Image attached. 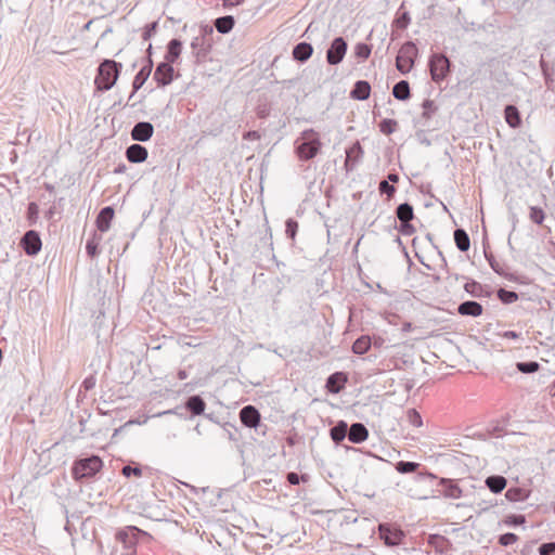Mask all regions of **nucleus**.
Here are the masks:
<instances>
[{"label": "nucleus", "instance_id": "nucleus-61", "mask_svg": "<svg viewBox=\"0 0 555 555\" xmlns=\"http://www.w3.org/2000/svg\"><path fill=\"white\" fill-rule=\"evenodd\" d=\"M147 54H149V57H147V61L151 59V55H152V44L149 46L147 48Z\"/></svg>", "mask_w": 555, "mask_h": 555}, {"label": "nucleus", "instance_id": "nucleus-64", "mask_svg": "<svg viewBox=\"0 0 555 555\" xmlns=\"http://www.w3.org/2000/svg\"><path fill=\"white\" fill-rule=\"evenodd\" d=\"M53 214H54L53 208H50L47 215L49 218H51L53 216Z\"/></svg>", "mask_w": 555, "mask_h": 555}, {"label": "nucleus", "instance_id": "nucleus-53", "mask_svg": "<svg viewBox=\"0 0 555 555\" xmlns=\"http://www.w3.org/2000/svg\"><path fill=\"white\" fill-rule=\"evenodd\" d=\"M244 139L245 140H259L260 139V134L258 131H248L244 134Z\"/></svg>", "mask_w": 555, "mask_h": 555}, {"label": "nucleus", "instance_id": "nucleus-54", "mask_svg": "<svg viewBox=\"0 0 555 555\" xmlns=\"http://www.w3.org/2000/svg\"><path fill=\"white\" fill-rule=\"evenodd\" d=\"M525 522V517L521 515L511 516L509 524L512 525H520Z\"/></svg>", "mask_w": 555, "mask_h": 555}, {"label": "nucleus", "instance_id": "nucleus-8", "mask_svg": "<svg viewBox=\"0 0 555 555\" xmlns=\"http://www.w3.org/2000/svg\"><path fill=\"white\" fill-rule=\"evenodd\" d=\"M173 67L168 62H162L157 65L155 72H154V80L157 82L158 86H167L169 85L173 79Z\"/></svg>", "mask_w": 555, "mask_h": 555}, {"label": "nucleus", "instance_id": "nucleus-62", "mask_svg": "<svg viewBox=\"0 0 555 555\" xmlns=\"http://www.w3.org/2000/svg\"><path fill=\"white\" fill-rule=\"evenodd\" d=\"M198 44V38H195L193 41H192V47L193 48H196Z\"/></svg>", "mask_w": 555, "mask_h": 555}, {"label": "nucleus", "instance_id": "nucleus-51", "mask_svg": "<svg viewBox=\"0 0 555 555\" xmlns=\"http://www.w3.org/2000/svg\"><path fill=\"white\" fill-rule=\"evenodd\" d=\"M286 479L287 481L291 483V485H298L300 482V477L297 473H288L287 476H286Z\"/></svg>", "mask_w": 555, "mask_h": 555}, {"label": "nucleus", "instance_id": "nucleus-25", "mask_svg": "<svg viewBox=\"0 0 555 555\" xmlns=\"http://www.w3.org/2000/svg\"><path fill=\"white\" fill-rule=\"evenodd\" d=\"M331 438L334 442L339 443L343 441L346 436L348 437V425L345 421H339L334 427L330 430Z\"/></svg>", "mask_w": 555, "mask_h": 555}, {"label": "nucleus", "instance_id": "nucleus-16", "mask_svg": "<svg viewBox=\"0 0 555 555\" xmlns=\"http://www.w3.org/2000/svg\"><path fill=\"white\" fill-rule=\"evenodd\" d=\"M114 217V209L106 206L101 209L96 218V227L101 232H106L111 227V221Z\"/></svg>", "mask_w": 555, "mask_h": 555}, {"label": "nucleus", "instance_id": "nucleus-42", "mask_svg": "<svg viewBox=\"0 0 555 555\" xmlns=\"http://www.w3.org/2000/svg\"><path fill=\"white\" fill-rule=\"evenodd\" d=\"M378 190L382 194H386L389 197L393 195L396 189L392 184H390L387 180H383L379 182Z\"/></svg>", "mask_w": 555, "mask_h": 555}, {"label": "nucleus", "instance_id": "nucleus-60", "mask_svg": "<svg viewBox=\"0 0 555 555\" xmlns=\"http://www.w3.org/2000/svg\"><path fill=\"white\" fill-rule=\"evenodd\" d=\"M117 537H118L121 541H125V538L127 537V533H125V532H119V533L117 534Z\"/></svg>", "mask_w": 555, "mask_h": 555}, {"label": "nucleus", "instance_id": "nucleus-12", "mask_svg": "<svg viewBox=\"0 0 555 555\" xmlns=\"http://www.w3.org/2000/svg\"><path fill=\"white\" fill-rule=\"evenodd\" d=\"M347 383V376L343 372H336L328 376L326 388L331 393H338Z\"/></svg>", "mask_w": 555, "mask_h": 555}, {"label": "nucleus", "instance_id": "nucleus-11", "mask_svg": "<svg viewBox=\"0 0 555 555\" xmlns=\"http://www.w3.org/2000/svg\"><path fill=\"white\" fill-rule=\"evenodd\" d=\"M147 150L138 143L131 144L126 150V157L130 163H143L147 158Z\"/></svg>", "mask_w": 555, "mask_h": 555}, {"label": "nucleus", "instance_id": "nucleus-7", "mask_svg": "<svg viewBox=\"0 0 555 555\" xmlns=\"http://www.w3.org/2000/svg\"><path fill=\"white\" fill-rule=\"evenodd\" d=\"M21 245L27 255L35 256L40 251L42 243L39 234L29 230L22 237Z\"/></svg>", "mask_w": 555, "mask_h": 555}, {"label": "nucleus", "instance_id": "nucleus-45", "mask_svg": "<svg viewBox=\"0 0 555 555\" xmlns=\"http://www.w3.org/2000/svg\"><path fill=\"white\" fill-rule=\"evenodd\" d=\"M464 288L470 295L478 296V293L481 291V285L475 281H472L466 283Z\"/></svg>", "mask_w": 555, "mask_h": 555}, {"label": "nucleus", "instance_id": "nucleus-23", "mask_svg": "<svg viewBox=\"0 0 555 555\" xmlns=\"http://www.w3.org/2000/svg\"><path fill=\"white\" fill-rule=\"evenodd\" d=\"M486 486L493 493H500L506 487V478L500 475H492L486 479Z\"/></svg>", "mask_w": 555, "mask_h": 555}, {"label": "nucleus", "instance_id": "nucleus-19", "mask_svg": "<svg viewBox=\"0 0 555 555\" xmlns=\"http://www.w3.org/2000/svg\"><path fill=\"white\" fill-rule=\"evenodd\" d=\"M440 485L443 487L442 494L446 498L459 499L462 496V490L455 481L442 478Z\"/></svg>", "mask_w": 555, "mask_h": 555}, {"label": "nucleus", "instance_id": "nucleus-1", "mask_svg": "<svg viewBox=\"0 0 555 555\" xmlns=\"http://www.w3.org/2000/svg\"><path fill=\"white\" fill-rule=\"evenodd\" d=\"M321 146L320 135L312 128L304 130L294 142L295 153L301 162L314 158L319 154Z\"/></svg>", "mask_w": 555, "mask_h": 555}, {"label": "nucleus", "instance_id": "nucleus-4", "mask_svg": "<svg viewBox=\"0 0 555 555\" xmlns=\"http://www.w3.org/2000/svg\"><path fill=\"white\" fill-rule=\"evenodd\" d=\"M102 465V460L95 455L81 459L74 464L73 475L75 479L92 477L101 469Z\"/></svg>", "mask_w": 555, "mask_h": 555}, {"label": "nucleus", "instance_id": "nucleus-33", "mask_svg": "<svg viewBox=\"0 0 555 555\" xmlns=\"http://www.w3.org/2000/svg\"><path fill=\"white\" fill-rule=\"evenodd\" d=\"M420 467L418 463L400 461L396 464V469L400 474H409L415 472Z\"/></svg>", "mask_w": 555, "mask_h": 555}, {"label": "nucleus", "instance_id": "nucleus-55", "mask_svg": "<svg viewBox=\"0 0 555 555\" xmlns=\"http://www.w3.org/2000/svg\"><path fill=\"white\" fill-rule=\"evenodd\" d=\"M502 337L508 338V339H517V338H519V334L515 331H506L502 334Z\"/></svg>", "mask_w": 555, "mask_h": 555}, {"label": "nucleus", "instance_id": "nucleus-21", "mask_svg": "<svg viewBox=\"0 0 555 555\" xmlns=\"http://www.w3.org/2000/svg\"><path fill=\"white\" fill-rule=\"evenodd\" d=\"M185 408L193 415H201L205 411L206 403L201 396L194 395V396H191L190 398H188V400L185 402Z\"/></svg>", "mask_w": 555, "mask_h": 555}, {"label": "nucleus", "instance_id": "nucleus-2", "mask_svg": "<svg viewBox=\"0 0 555 555\" xmlns=\"http://www.w3.org/2000/svg\"><path fill=\"white\" fill-rule=\"evenodd\" d=\"M120 69V63L113 60H104L98 68V76L95 78L96 88L102 91L112 89L118 79Z\"/></svg>", "mask_w": 555, "mask_h": 555}, {"label": "nucleus", "instance_id": "nucleus-44", "mask_svg": "<svg viewBox=\"0 0 555 555\" xmlns=\"http://www.w3.org/2000/svg\"><path fill=\"white\" fill-rule=\"evenodd\" d=\"M517 541V535L512 532L504 533L500 537L499 542L503 546H508Z\"/></svg>", "mask_w": 555, "mask_h": 555}, {"label": "nucleus", "instance_id": "nucleus-37", "mask_svg": "<svg viewBox=\"0 0 555 555\" xmlns=\"http://www.w3.org/2000/svg\"><path fill=\"white\" fill-rule=\"evenodd\" d=\"M422 107H423L422 118H424L426 120L430 119L431 116L437 111V106L435 105L434 101H431V100H425L422 104Z\"/></svg>", "mask_w": 555, "mask_h": 555}, {"label": "nucleus", "instance_id": "nucleus-26", "mask_svg": "<svg viewBox=\"0 0 555 555\" xmlns=\"http://www.w3.org/2000/svg\"><path fill=\"white\" fill-rule=\"evenodd\" d=\"M392 94L397 100H408L411 96L409 82L406 80L397 82L392 88Z\"/></svg>", "mask_w": 555, "mask_h": 555}, {"label": "nucleus", "instance_id": "nucleus-30", "mask_svg": "<svg viewBox=\"0 0 555 555\" xmlns=\"http://www.w3.org/2000/svg\"><path fill=\"white\" fill-rule=\"evenodd\" d=\"M400 222L411 221L414 218L413 207L409 203L400 204L396 209Z\"/></svg>", "mask_w": 555, "mask_h": 555}, {"label": "nucleus", "instance_id": "nucleus-46", "mask_svg": "<svg viewBox=\"0 0 555 555\" xmlns=\"http://www.w3.org/2000/svg\"><path fill=\"white\" fill-rule=\"evenodd\" d=\"M555 552V542L543 543L539 547L540 555H551Z\"/></svg>", "mask_w": 555, "mask_h": 555}, {"label": "nucleus", "instance_id": "nucleus-27", "mask_svg": "<svg viewBox=\"0 0 555 555\" xmlns=\"http://www.w3.org/2000/svg\"><path fill=\"white\" fill-rule=\"evenodd\" d=\"M235 21L232 15H225L222 17H218L215 21V27L220 34H228L234 27Z\"/></svg>", "mask_w": 555, "mask_h": 555}, {"label": "nucleus", "instance_id": "nucleus-31", "mask_svg": "<svg viewBox=\"0 0 555 555\" xmlns=\"http://www.w3.org/2000/svg\"><path fill=\"white\" fill-rule=\"evenodd\" d=\"M371 347V338L369 336H360L352 345V351L356 354H364Z\"/></svg>", "mask_w": 555, "mask_h": 555}, {"label": "nucleus", "instance_id": "nucleus-38", "mask_svg": "<svg viewBox=\"0 0 555 555\" xmlns=\"http://www.w3.org/2000/svg\"><path fill=\"white\" fill-rule=\"evenodd\" d=\"M362 153H363V151H362L361 144L359 142H356L350 149H348L346 151V154H347L346 165L348 166L349 162L352 158L359 157L360 155H362Z\"/></svg>", "mask_w": 555, "mask_h": 555}, {"label": "nucleus", "instance_id": "nucleus-59", "mask_svg": "<svg viewBox=\"0 0 555 555\" xmlns=\"http://www.w3.org/2000/svg\"><path fill=\"white\" fill-rule=\"evenodd\" d=\"M92 23H93V20H91V21L87 22V23L85 24V26H83V30H90V27H91Z\"/></svg>", "mask_w": 555, "mask_h": 555}, {"label": "nucleus", "instance_id": "nucleus-20", "mask_svg": "<svg viewBox=\"0 0 555 555\" xmlns=\"http://www.w3.org/2000/svg\"><path fill=\"white\" fill-rule=\"evenodd\" d=\"M371 92V86L365 80H358L354 83L353 89L350 92L352 99L364 101L369 99Z\"/></svg>", "mask_w": 555, "mask_h": 555}, {"label": "nucleus", "instance_id": "nucleus-18", "mask_svg": "<svg viewBox=\"0 0 555 555\" xmlns=\"http://www.w3.org/2000/svg\"><path fill=\"white\" fill-rule=\"evenodd\" d=\"M152 68H153V61H152V59H150L147 61V64L144 65L139 70V73L134 76V79H133V82H132L133 92H135V91H138L139 89L142 88V86L145 83V81L150 77V75L152 73Z\"/></svg>", "mask_w": 555, "mask_h": 555}, {"label": "nucleus", "instance_id": "nucleus-15", "mask_svg": "<svg viewBox=\"0 0 555 555\" xmlns=\"http://www.w3.org/2000/svg\"><path fill=\"white\" fill-rule=\"evenodd\" d=\"M379 531L385 544L389 546L398 545L403 538V532L401 530L391 531L390 529H386L384 525L379 526Z\"/></svg>", "mask_w": 555, "mask_h": 555}, {"label": "nucleus", "instance_id": "nucleus-24", "mask_svg": "<svg viewBox=\"0 0 555 555\" xmlns=\"http://www.w3.org/2000/svg\"><path fill=\"white\" fill-rule=\"evenodd\" d=\"M505 120L512 128H518L521 118L518 108L515 105H507L504 109Z\"/></svg>", "mask_w": 555, "mask_h": 555}, {"label": "nucleus", "instance_id": "nucleus-5", "mask_svg": "<svg viewBox=\"0 0 555 555\" xmlns=\"http://www.w3.org/2000/svg\"><path fill=\"white\" fill-rule=\"evenodd\" d=\"M429 70L435 82L443 80L450 70L449 59L441 53H435L429 59Z\"/></svg>", "mask_w": 555, "mask_h": 555}, {"label": "nucleus", "instance_id": "nucleus-29", "mask_svg": "<svg viewBox=\"0 0 555 555\" xmlns=\"http://www.w3.org/2000/svg\"><path fill=\"white\" fill-rule=\"evenodd\" d=\"M505 498L511 502H524L529 498V491L522 488H509Z\"/></svg>", "mask_w": 555, "mask_h": 555}, {"label": "nucleus", "instance_id": "nucleus-6", "mask_svg": "<svg viewBox=\"0 0 555 555\" xmlns=\"http://www.w3.org/2000/svg\"><path fill=\"white\" fill-rule=\"evenodd\" d=\"M348 44L343 37H336L326 51V61L330 65L339 64L347 52Z\"/></svg>", "mask_w": 555, "mask_h": 555}, {"label": "nucleus", "instance_id": "nucleus-10", "mask_svg": "<svg viewBox=\"0 0 555 555\" xmlns=\"http://www.w3.org/2000/svg\"><path fill=\"white\" fill-rule=\"evenodd\" d=\"M240 420L245 426L256 428L260 423V413L254 405H246L240 411Z\"/></svg>", "mask_w": 555, "mask_h": 555}, {"label": "nucleus", "instance_id": "nucleus-17", "mask_svg": "<svg viewBox=\"0 0 555 555\" xmlns=\"http://www.w3.org/2000/svg\"><path fill=\"white\" fill-rule=\"evenodd\" d=\"M313 53V48L308 42H299L293 49L294 60L305 63L308 61Z\"/></svg>", "mask_w": 555, "mask_h": 555}, {"label": "nucleus", "instance_id": "nucleus-49", "mask_svg": "<svg viewBox=\"0 0 555 555\" xmlns=\"http://www.w3.org/2000/svg\"><path fill=\"white\" fill-rule=\"evenodd\" d=\"M87 254L94 257L98 254V243L94 240H89L86 244Z\"/></svg>", "mask_w": 555, "mask_h": 555}, {"label": "nucleus", "instance_id": "nucleus-52", "mask_svg": "<svg viewBox=\"0 0 555 555\" xmlns=\"http://www.w3.org/2000/svg\"><path fill=\"white\" fill-rule=\"evenodd\" d=\"M95 385V378L93 376H90V377H87L83 382H82V386L86 390H90L94 387Z\"/></svg>", "mask_w": 555, "mask_h": 555}, {"label": "nucleus", "instance_id": "nucleus-34", "mask_svg": "<svg viewBox=\"0 0 555 555\" xmlns=\"http://www.w3.org/2000/svg\"><path fill=\"white\" fill-rule=\"evenodd\" d=\"M397 127H398L397 120L389 119V118L382 120L379 124L380 132H383L384 134H387V135L393 133L397 130Z\"/></svg>", "mask_w": 555, "mask_h": 555}, {"label": "nucleus", "instance_id": "nucleus-39", "mask_svg": "<svg viewBox=\"0 0 555 555\" xmlns=\"http://www.w3.org/2000/svg\"><path fill=\"white\" fill-rule=\"evenodd\" d=\"M406 417L409 423L415 427H421L423 425L422 417L415 409L408 410Z\"/></svg>", "mask_w": 555, "mask_h": 555}, {"label": "nucleus", "instance_id": "nucleus-63", "mask_svg": "<svg viewBox=\"0 0 555 555\" xmlns=\"http://www.w3.org/2000/svg\"><path fill=\"white\" fill-rule=\"evenodd\" d=\"M108 33H112V28H107L103 34H102V38L105 37Z\"/></svg>", "mask_w": 555, "mask_h": 555}, {"label": "nucleus", "instance_id": "nucleus-14", "mask_svg": "<svg viewBox=\"0 0 555 555\" xmlns=\"http://www.w3.org/2000/svg\"><path fill=\"white\" fill-rule=\"evenodd\" d=\"M482 306L474 300H467L459 305L457 312L461 315L479 317L482 313Z\"/></svg>", "mask_w": 555, "mask_h": 555}, {"label": "nucleus", "instance_id": "nucleus-35", "mask_svg": "<svg viewBox=\"0 0 555 555\" xmlns=\"http://www.w3.org/2000/svg\"><path fill=\"white\" fill-rule=\"evenodd\" d=\"M498 297L503 304H513L518 299L517 293L504 288L498 291Z\"/></svg>", "mask_w": 555, "mask_h": 555}, {"label": "nucleus", "instance_id": "nucleus-3", "mask_svg": "<svg viewBox=\"0 0 555 555\" xmlns=\"http://www.w3.org/2000/svg\"><path fill=\"white\" fill-rule=\"evenodd\" d=\"M417 52L414 42L408 41L402 44L396 57V67L401 74H408L412 69Z\"/></svg>", "mask_w": 555, "mask_h": 555}, {"label": "nucleus", "instance_id": "nucleus-50", "mask_svg": "<svg viewBox=\"0 0 555 555\" xmlns=\"http://www.w3.org/2000/svg\"><path fill=\"white\" fill-rule=\"evenodd\" d=\"M156 27H157L156 22L146 25L144 33L142 35L143 39L149 40L152 37V35L155 33Z\"/></svg>", "mask_w": 555, "mask_h": 555}, {"label": "nucleus", "instance_id": "nucleus-36", "mask_svg": "<svg viewBox=\"0 0 555 555\" xmlns=\"http://www.w3.org/2000/svg\"><path fill=\"white\" fill-rule=\"evenodd\" d=\"M519 372L529 374L534 373L539 370V363L535 361H528V362H518L516 364Z\"/></svg>", "mask_w": 555, "mask_h": 555}, {"label": "nucleus", "instance_id": "nucleus-57", "mask_svg": "<svg viewBox=\"0 0 555 555\" xmlns=\"http://www.w3.org/2000/svg\"><path fill=\"white\" fill-rule=\"evenodd\" d=\"M388 182L397 183L399 181V176L397 173H389L388 175Z\"/></svg>", "mask_w": 555, "mask_h": 555}, {"label": "nucleus", "instance_id": "nucleus-22", "mask_svg": "<svg viewBox=\"0 0 555 555\" xmlns=\"http://www.w3.org/2000/svg\"><path fill=\"white\" fill-rule=\"evenodd\" d=\"M182 51V42L179 39H171L167 47V53L165 55V62L170 64L175 63Z\"/></svg>", "mask_w": 555, "mask_h": 555}, {"label": "nucleus", "instance_id": "nucleus-28", "mask_svg": "<svg viewBox=\"0 0 555 555\" xmlns=\"http://www.w3.org/2000/svg\"><path fill=\"white\" fill-rule=\"evenodd\" d=\"M454 242H455L456 247L461 251H467L469 249L470 241H469V236L465 230L456 229L454 231Z\"/></svg>", "mask_w": 555, "mask_h": 555}, {"label": "nucleus", "instance_id": "nucleus-48", "mask_svg": "<svg viewBox=\"0 0 555 555\" xmlns=\"http://www.w3.org/2000/svg\"><path fill=\"white\" fill-rule=\"evenodd\" d=\"M411 221L400 222V232L403 235H412L415 232L414 227L410 223Z\"/></svg>", "mask_w": 555, "mask_h": 555}, {"label": "nucleus", "instance_id": "nucleus-43", "mask_svg": "<svg viewBox=\"0 0 555 555\" xmlns=\"http://www.w3.org/2000/svg\"><path fill=\"white\" fill-rule=\"evenodd\" d=\"M297 229H298V223L297 221H295L294 219H287L286 221V235L294 240L295 238V235H296V232H297Z\"/></svg>", "mask_w": 555, "mask_h": 555}, {"label": "nucleus", "instance_id": "nucleus-47", "mask_svg": "<svg viewBox=\"0 0 555 555\" xmlns=\"http://www.w3.org/2000/svg\"><path fill=\"white\" fill-rule=\"evenodd\" d=\"M122 475L126 477H130L131 475L140 477L142 475V470L140 467H131L127 465L122 467Z\"/></svg>", "mask_w": 555, "mask_h": 555}, {"label": "nucleus", "instance_id": "nucleus-56", "mask_svg": "<svg viewBox=\"0 0 555 555\" xmlns=\"http://www.w3.org/2000/svg\"><path fill=\"white\" fill-rule=\"evenodd\" d=\"M242 1L243 0H223V7L231 8V7L240 4Z\"/></svg>", "mask_w": 555, "mask_h": 555}, {"label": "nucleus", "instance_id": "nucleus-9", "mask_svg": "<svg viewBox=\"0 0 555 555\" xmlns=\"http://www.w3.org/2000/svg\"><path fill=\"white\" fill-rule=\"evenodd\" d=\"M154 133V127L149 121H140L135 124L131 130V138L138 142L149 141Z\"/></svg>", "mask_w": 555, "mask_h": 555}, {"label": "nucleus", "instance_id": "nucleus-58", "mask_svg": "<svg viewBox=\"0 0 555 555\" xmlns=\"http://www.w3.org/2000/svg\"><path fill=\"white\" fill-rule=\"evenodd\" d=\"M486 257H487V259H488V261H489V263H490L491 268H492L495 272H499V270H498V268H496V266H495V263H494L493 257H492V256H491V257H488L487 255H486Z\"/></svg>", "mask_w": 555, "mask_h": 555}, {"label": "nucleus", "instance_id": "nucleus-41", "mask_svg": "<svg viewBox=\"0 0 555 555\" xmlns=\"http://www.w3.org/2000/svg\"><path fill=\"white\" fill-rule=\"evenodd\" d=\"M39 214V207L36 203H29L27 208V218L30 223L36 222Z\"/></svg>", "mask_w": 555, "mask_h": 555}, {"label": "nucleus", "instance_id": "nucleus-32", "mask_svg": "<svg viewBox=\"0 0 555 555\" xmlns=\"http://www.w3.org/2000/svg\"><path fill=\"white\" fill-rule=\"evenodd\" d=\"M529 219L533 223L541 225L545 219V212L541 207L530 206L529 207Z\"/></svg>", "mask_w": 555, "mask_h": 555}, {"label": "nucleus", "instance_id": "nucleus-13", "mask_svg": "<svg viewBox=\"0 0 555 555\" xmlns=\"http://www.w3.org/2000/svg\"><path fill=\"white\" fill-rule=\"evenodd\" d=\"M369 437V431L362 423H353L348 429V439L352 443H361Z\"/></svg>", "mask_w": 555, "mask_h": 555}, {"label": "nucleus", "instance_id": "nucleus-40", "mask_svg": "<svg viewBox=\"0 0 555 555\" xmlns=\"http://www.w3.org/2000/svg\"><path fill=\"white\" fill-rule=\"evenodd\" d=\"M356 56L360 59H367L371 54V47L366 43H358L354 48Z\"/></svg>", "mask_w": 555, "mask_h": 555}]
</instances>
